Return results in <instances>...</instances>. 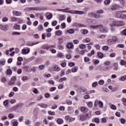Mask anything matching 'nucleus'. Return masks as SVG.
Here are the masks:
<instances>
[{
  "mask_svg": "<svg viewBox=\"0 0 126 126\" xmlns=\"http://www.w3.org/2000/svg\"><path fill=\"white\" fill-rule=\"evenodd\" d=\"M107 21L108 23H109V26L111 28V31L112 32H113V31H115V29H116L115 27H117L115 20H114V19H108L107 20Z\"/></svg>",
  "mask_w": 126,
  "mask_h": 126,
  "instance_id": "nucleus-1",
  "label": "nucleus"
},
{
  "mask_svg": "<svg viewBox=\"0 0 126 126\" xmlns=\"http://www.w3.org/2000/svg\"><path fill=\"white\" fill-rule=\"evenodd\" d=\"M63 12H66V13H70L71 14H79V15H82L86 13L82 11H78L75 10H72L70 11H63Z\"/></svg>",
  "mask_w": 126,
  "mask_h": 126,
  "instance_id": "nucleus-2",
  "label": "nucleus"
},
{
  "mask_svg": "<svg viewBox=\"0 0 126 126\" xmlns=\"http://www.w3.org/2000/svg\"><path fill=\"white\" fill-rule=\"evenodd\" d=\"M16 80V77L13 76L11 78V79L10 81L8 82V85L10 86H11L12 85H13L15 84V81Z\"/></svg>",
  "mask_w": 126,
  "mask_h": 126,
  "instance_id": "nucleus-3",
  "label": "nucleus"
},
{
  "mask_svg": "<svg viewBox=\"0 0 126 126\" xmlns=\"http://www.w3.org/2000/svg\"><path fill=\"white\" fill-rule=\"evenodd\" d=\"M16 80V77L13 76L11 78V79L10 81L8 82V85L10 86H11L12 85H13L15 84V81Z\"/></svg>",
  "mask_w": 126,
  "mask_h": 126,
  "instance_id": "nucleus-4",
  "label": "nucleus"
},
{
  "mask_svg": "<svg viewBox=\"0 0 126 126\" xmlns=\"http://www.w3.org/2000/svg\"><path fill=\"white\" fill-rule=\"evenodd\" d=\"M115 22L116 23V27H120V26H124L125 23V22L123 20L120 21H115Z\"/></svg>",
  "mask_w": 126,
  "mask_h": 126,
  "instance_id": "nucleus-5",
  "label": "nucleus"
},
{
  "mask_svg": "<svg viewBox=\"0 0 126 126\" xmlns=\"http://www.w3.org/2000/svg\"><path fill=\"white\" fill-rule=\"evenodd\" d=\"M100 28H101V31H102V32L103 33H108V32H109V28L107 27H105L102 25H100Z\"/></svg>",
  "mask_w": 126,
  "mask_h": 126,
  "instance_id": "nucleus-6",
  "label": "nucleus"
},
{
  "mask_svg": "<svg viewBox=\"0 0 126 126\" xmlns=\"http://www.w3.org/2000/svg\"><path fill=\"white\" fill-rule=\"evenodd\" d=\"M30 53V48H24L22 51V55H27Z\"/></svg>",
  "mask_w": 126,
  "mask_h": 126,
  "instance_id": "nucleus-7",
  "label": "nucleus"
},
{
  "mask_svg": "<svg viewBox=\"0 0 126 126\" xmlns=\"http://www.w3.org/2000/svg\"><path fill=\"white\" fill-rule=\"evenodd\" d=\"M0 28L1 30H3V31H7V30L8 29V26L7 25H0Z\"/></svg>",
  "mask_w": 126,
  "mask_h": 126,
  "instance_id": "nucleus-8",
  "label": "nucleus"
},
{
  "mask_svg": "<svg viewBox=\"0 0 126 126\" xmlns=\"http://www.w3.org/2000/svg\"><path fill=\"white\" fill-rule=\"evenodd\" d=\"M66 47L68 49H73V43L72 42H68L66 44Z\"/></svg>",
  "mask_w": 126,
  "mask_h": 126,
  "instance_id": "nucleus-9",
  "label": "nucleus"
},
{
  "mask_svg": "<svg viewBox=\"0 0 126 126\" xmlns=\"http://www.w3.org/2000/svg\"><path fill=\"white\" fill-rule=\"evenodd\" d=\"M97 56L98 59H103L104 58V54L102 52H97Z\"/></svg>",
  "mask_w": 126,
  "mask_h": 126,
  "instance_id": "nucleus-10",
  "label": "nucleus"
},
{
  "mask_svg": "<svg viewBox=\"0 0 126 126\" xmlns=\"http://www.w3.org/2000/svg\"><path fill=\"white\" fill-rule=\"evenodd\" d=\"M122 14L121 13V12H117L115 14V17L117 18H120L121 19V18L122 17Z\"/></svg>",
  "mask_w": 126,
  "mask_h": 126,
  "instance_id": "nucleus-11",
  "label": "nucleus"
},
{
  "mask_svg": "<svg viewBox=\"0 0 126 126\" xmlns=\"http://www.w3.org/2000/svg\"><path fill=\"white\" fill-rule=\"evenodd\" d=\"M57 123L58 124V125H63V120L62 118H58L57 120Z\"/></svg>",
  "mask_w": 126,
  "mask_h": 126,
  "instance_id": "nucleus-12",
  "label": "nucleus"
},
{
  "mask_svg": "<svg viewBox=\"0 0 126 126\" xmlns=\"http://www.w3.org/2000/svg\"><path fill=\"white\" fill-rule=\"evenodd\" d=\"M30 9L32 11L41 10V8L40 7H33L30 8Z\"/></svg>",
  "mask_w": 126,
  "mask_h": 126,
  "instance_id": "nucleus-13",
  "label": "nucleus"
},
{
  "mask_svg": "<svg viewBox=\"0 0 126 126\" xmlns=\"http://www.w3.org/2000/svg\"><path fill=\"white\" fill-rule=\"evenodd\" d=\"M37 44H39V42H28L27 43V45L28 46H34V45H37Z\"/></svg>",
  "mask_w": 126,
  "mask_h": 126,
  "instance_id": "nucleus-14",
  "label": "nucleus"
},
{
  "mask_svg": "<svg viewBox=\"0 0 126 126\" xmlns=\"http://www.w3.org/2000/svg\"><path fill=\"white\" fill-rule=\"evenodd\" d=\"M118 7V5L116 4H114L112 5L111 7V10H117V8Z\"/></svg>",
  "mask_w": 126,
  "mask_h": 126,
  "instance_id": "nucleus-15",
  "label": "nucleus"
},
{
  "mask_svg": "<svg viewBox=\"0 0 126 126\" xmlns=\"http://www.w3.org/2000/svg\"><path fill=\"white\" fill-rule=\"evenodd\" d=\"M80 110L83 112V113H86L88 111V109L84 107H82L80 108Z\"/></svg>",
  "mask_w": 126,
  "mask_h": 126,
  "instance_id": "nucleus-16",
  "label": "nucleus"
},
{
  "mask_svg": "<svg viewBox=\"0 0 126 126\" xmlns=\"http://www.w3.org/2000/svg\"><path fill=\"white\" fill-rule=\"evenodd\" d=\"M37 29L39 31H43V30H44V27H43L42 25H39Z\"/></svg>",
  "mask_w": 126,
  "mask_h": 126,
  "instance_id": "nucleus-17",
  "label": "nucleus"
},
{
  "mask_svg": "<svg viewBox=\"0 0 126 126\" xmlns=\"http://www.w3.org/2000/svg\"><path fill=\"white\" fill-rule=\"evenodd\" d=\"M14 28L15 30H20V25L16 24L14 26Z\"/></svg>",
  "mask_w": 126,
  "mask_h": 126,
  "instance_id": "nucleus-18",
  "label": "nucleus"
},
{
  "mask_svg": "<svg viewBox=\"0 0 126 126\" xmlns=\"http://www.w3.org/2000/svg\"><path fill=\"white\" fill-rule=\"evenodd\" d=\"M79 118L81 122H84V121H85V120L86 119L84 115H80Z\"/></svg>",
  "mask_w": 126,
  "mask_h": 126,
  "instance_id": "nucleus-19",
  "label": "nucleus"
},
{
  "mask_svg": "<svg viewBox=\"0 0 126 126\" xmlns=\"http://www.w3.org/2000/svg\"><path fill=\"white\" fill-rule=\"evenodd\" d=\"M24 69L25 70H26V71H28V72H30V71H31V69H30V67L28 66H25Z\"/></svg>",
  "mask_w": 126,
  "mask_h": 126,
  "instance_id": "nucleus-20",
  "label": "nucleus"
},
{
  "mask_svg": "<svg viewBox=\"0 0 126 126\" xmlns=\"http://www.w3.org/2000/svg\"><path fill=\"white\" fill-rule=\"evenodd\" d=\"M13 13L14 15H15V16H20V15L22 14L21 12L19 11H15V12H13Z\"/></svg>",
  "mask_w": 126,
  "mask_h": 126,
  "instance_id": "nucleus-21",
  "label": "nucleus"
},
{
  "mask_svg": "<svg viewBox=\"0 0 126 126\" xmlns=\"http://www.w3.org/2000/svg\"><path fill=\"white\" fill-rule=\"evenodd\" d=\"M56 34L57 36H62L63 35V32L60 30L57 31L56 32Z\"/></svg>",
  "mask_w": 126,
  "mask_h": 126,
  "instance_id": "nucleus-22",
  "label": "nucleus"
},
{
  "mask_svg": "<svg viewBox=\"0 0 126 126\" xmlns=\"http://www.w3.org/2000/svg\"><path fill=\"white\" fill-rule=\"evenodd\" d=\"M91 28H92L93 29H97V28H98V27H100V25H91L90 26Z\"/></svg>",
  "mask_w": 126,
  "mask_h": 126,
  "instance_id": "nucleus-23",
  "label": "nucleus"
},
{
  "mask_svg": "<svg viewBox=\"0 0 126 126\" xmlns=\"http://www.w3.org/2000/svg\"><path fill=\"white\" fill-rule=\"evenodd\" d=\"M57 11H65V10H69V8L68 7H67V8H65V9H57Z\"/></svg>",
  "mask_w": 126,
  "mask_h": 126,
  "instance_id": "nucleus-24",
  "label": "nucleus"
},
{
  "mask_svg": "<svg viewBox=\"0 0 126 126\" xmlns=\"http://www.w3.org/2000/svg\"><path fill=\"white\" fill-rule=\"evenodd\" d=\"M59 19L61 21H62V20H64V19H65V15H61L59 17Z\"/></svg>",
  "mask_w": 126,
  "mask_h": 126,
  "instance_id": "nucleus-25",
  "label": "nucleus"
},
{
  "mask_svg": "<svg viewBox=\"0 0 126 126\" xmlns=\"http://www.w3.org/2000/svg\"><path fill=\"white\" fill-rule=\"evenodd\" d=\"M42 49H43L44 50H46V51H49V50H50L49 45H43L42 46Z\"/></svg>",
  "mask_w": 126,
  "mask_h": 126,
  "instance_id": "nucleus-26",
  "label": "nucleus"
},
{
  "mask_svg": "<svg viewBox=\"0 0 126 126\" xmlns=\"http://www.w3.org/2000/svg\"><path fill=\"white\" fill-rule=\"evenodd\" d=\"M17 20V18L14 17H12L10 18V21L11 22H16Z\"/></svg>",
  "mask_w": 126,
  "mask_h": 126,
  "instance_id": "nucleus-27",
  "label": "nucleus"
},
{
  "mask_svg": "<svg viewBox=\"0 0 126 126\" xmlns=\"http://www.w3.org/2000/svg\"><path fill=\"white\" fill-rule=\"evenodd\" d=\"M38 106H40V107H41V108H46L48 107V105H47L46 104H39Z\"/></svg>",
  "mask_w": 126,
  "mask_h": 126,
  "instance_id": "nucleus-28",
  "label": "nucleus"
},
{
  "mask_svg": "<svg viewBox=\"0 0 126 126\" xmlns=\"http://www.w3.org/2000/svg\"><path fill=\"white\" fill-rule=\"evenodd\" d=\"M58 43L60 44H63V38H60L58 39Z\"/></svg>",
  "mask_w": 126,
  "mask_h": 126,
  "instance_id": "nucleus-29",
  "label": "nucleus"
},
{
  "mask_svg": "<svg viewBox=\"0 0 126 126\" xmlns=\"http://www.w3.org/2000/svg\"><path fill=\"white\" fill-rule=\"evenodd\" d=\"M79 91L80 93H81V94H82V92H83V93H84L85 92H87V90H83V89H82V88L79 89Z\"/></svg>",
  "mask_w": 126,
  "mask_h": 126,
  "instance_id": "nucleus-30",
  "label": "nucleus"
},
{
  "mask_svg": "<svg viewBox=\"0 0 126 126\" xmlns=\"http://www.w3.org/2000/svg\"><path fill=\"white\" fill-rule=\"evenodd\" d=\"M121 65H125V66L126 67V62L124 60H121Z\"/></svg>",
  "mask_w": 126,
  "mask_h": 126,
  "instance_id": "nucleus-31",
  "label": "nucleus"
},
{
  "mask_svg": "<svg viewBox=\"0 0 126 126\" xmlns=\"http://www.w3.org/2000/svg\"><path fill=\"white\" fill-rule=\"evenodd\" d=\"M94 54H95V51H94V50H92L90 53H88V57H92Z\"/></svg>",
  "mask_w": 126,
  "mask_h": 126,
  "instance_id": "nucleus-32",
  "label": "nucleus"
},
{
  "mask_svg": "<svg viewBox=\"0 0 126 126\" xmlns=\"http://www.w3.org/2000/svg\"><path fill=\"white\" fill-rule=\"evenodd\" d=\"M95 13H89L88 14V16L89 17H95Z\"/></svg>",
  "mask_w": 126,
  "mask_h": 126,
  "instance_id": "nucleus-33",
  "label": "nucleus"
},
{
  "mask_svg": "<svg viewBox=\"0 0 126 126\" xmlns=\"http://www.w3.org/2000/svg\"><path fill=\"white\" fill-rule=\"evenodd\" d=\"M16 22H18V23H23V20H22V19H20V18H17V21Z\"/></svg>",
  "mask_w": 126,
  "mask_h": 126,
  "instance_id": "nucleus-34",
  "label": "nucleus"
},
{
  "mask_svg": "<svg viewBox=\"0 0 126 126\" xmlns=\"http://www.w3.org/2000/svg\"><path fill=\"white\" fill-rule=\"evenodd\" d=\"M58 58H60V59H63V57H64V55H63V53H60L58 55Z\"/></svg>",
  "mask_w": 126,
  "mask_h": 126,
  "instance_id": "nucleus-35",
  "label": "nucleus"
},
{
  "mask_svg": "<svg viewBox=\"0 0 126 126\" xmlns=\"http://www.w3.org/2000/svg\"><path fill=\"white\" fill-rule=\"evenodd\" d=\"M104 3L106 5H108L111 3V0H106L104 1Z\"/></svg>",
  "mask_w": 126,
  "mask_h": 126,
  "instance_id": "nucleus-36",
  "label": "nucleus"
},
{
  "mask_svg": "<svg viewBox=\"0 0 126 126\" xmlns=\"http://www.w3.org/2000/svg\"><path fill=\"white\" fill-rule=\"evenodd\" d=\"M98 105L100 108H103L104 107V104L103 103V102L99 101H98Z\"/></svg>",
  "mask_w": 126,
  "mask_h": 126,
  "instance_id": "nucleus-37",
  "label": "nucleus"
},
{
  "mask_svg": "<svg viewBox=\"0 0 126 126\" xmlns=\"http://www.w3.org/2000/svg\"><path fill=\"white\" fill-rule=\"evenodd\" d=\"M119 80H121V81H125V80H126V75H124L121 77V78L119 79Z\"/></svg>",
  "mask_w": 126,
  "mask_h": 126,
  "instance_id": "nucleus-38",
  "label": "nucleus"
},
{
  "mask_svg": "<svg viewBox=\"0 0 126 126\" xmlns=\"http://www.w3.org/2000/svg\"><path fill=\"white\" fill-rule=\"evenodd\" d=\"M105 83V81L103 80H100L98 81V84L99 85H103Z\"/></svg>",
  "mask_w": 126,
  "mask_h": 126,
  "instance_id": "nucleus-39",
  "label": "nucleus"
},
{
  "mask_svg": "<svg viewBox=\"0 0 126 126\" xmlns=\"http://www.w3.org/2000/svg\"><path fill=\"white\" fill-rule=\"evenodd\" d=\"M102 18V16L99 14H95L94 18Z\"/></svg>",
  "mask_w": 126,
  "mask_h": 126,
  "instance_id": "nucleus-40",
  "label": "nucleus"
},
{
  "mask_svg": "<svg viewBox=\"0 0 126 126\" xmlns=\"http://www.w3.org/2000/svg\"><path fill=\"white\" fill-rule=\"evenodd\" d=\"M107 42L108 44H110V45H112V44H114V42L113 41V39H109L107 40Z\"/></svg>",
  "mask_w": 126,
  "mask_h": 126,
  "instance_id": "nucleus-41",
  "label": "nucleus"
},
{
  "mask_svg": "<svg viewBox=\"0 0 126 126\" xmlns=\"http://www.w3.org/2000/svg\"><path fill=\"white\" fill-rule=\"evenodd\" d=\"M77 69H78L77 67H73L72 69V72H76V71H77Z\"/></svg>",
  "mask_w": 126,
  "mask_h": 126,
  "instance_id": "nucleus-42",
  "label": "nucleus"
},
{
  "mask_svg": "<svg viewBox=\"0 0 126 126\" xmlns=\"http://www.w3.org/2000/svg\"><path fill=\"white\" fill-rule=\"evenodd\" d=\"M85 52H88V51L87 50H82L79 52V55H83L84 54H85Z\"/></svg>",
  "mask_w": 126,
  "mask_h": 126,
  "instance_id": "nucleus-43",
  "label": "nucleus"
},
{
  "mask_svg": "<svg viewBox=\"0 0 126 126\" xmlns=\"http://www.w3.org/2000/svg\"><path fill=\"white\" fill-rule=\"evenodd\" d=\"M96 13L98 14H102L104 13V10H98L96 11Z\"/></svg>",
  "mask_w": 126,
  "mask_h": 126,
  "instance_id": "nucleus-44",
  "label": "nucleus"
},
{
  "mask_svg": "<svg viewBox=\"0 0 126 126\" xmlns=\"http://www.w3.org/2000/svg\"><path fill=\"white\" fill-rule=\"evenodd\" d=\"M8 117L9 119H13V118H14V115L12 113H10L8 114Z\"/></svg>",
  "mask_w": 126,
  "mask_h": 126,
  "instance_id": "nucleus-45",
  "label": "nucleus"
},
{
  "mask_svg": "<svg viewBox=\"0 0 126 126\" xmlns=\"http://www.w3.org/2000/svg\"><path fill=\"white\" fill-rule=\"evenodd\" d=\"M52 18H53V14L52 13H50L49 15H48L47 16V18L48 20L52 19Z\"/></svg>",
  "mask_w": 126,
  "mask_h": 126,
  "instance_id": "nucleus-46",
  "label": "nucleus"
},
{
  "mask_svg": "<svg viewBox=\"0 0 126 126\" xmlns=\"http://www.w3.org/2000/svg\"><path fill=\"white\" fill-rule=\"evenodd\" d=\"M49 115H50L51 116H55L56 115V113L54 111L52 112L51 111H48Z\"/></svg>",
  "mask_w": 126,
  "mask_h": 126,
  "instance_id": "nucleus-47",
  "label": "nucleus"
},
{
  "mask_svg": "<svg viewBox=\"0 0 126 126\" xmlns=\"http://www.w3.org/2000/svg\"><path fill=\"white\" fill-rule=\"evenodd\" d=\"M28 80V77L26 76H24L22 77V80L23 81H25V80Z\"/></svg>",
  "mask_w": 126,
  "mask_h": 126,
  "instance_id": "nucleus-48",
  "label": "nucleus"
},
{
  "mask_svg": "<svg viewBox=\"0 0 126 126\" xmlns=\"http://www.w3.org/2000/svg\"><path fill=\"white\" fill-rule=\"evenodd\" d=\"M3 104H4V106H5V107H7V105H8V100H5V101H4Z\"/></svg>",
  "mask_w": 126,
  "mask_h": 126,
  "instance_id": "nucleus-49",
  "label": "nucleus"
},
{
  "mask_svg": "<svg viewBox=\"0 0 126 126\" xmlns=\"http://www.w3.org/2000/svg\"><path fill=\"white\" fill-rule=\"evenodd\" d=\"M91 117H92V115H91V113H90V114H87L86 115V119H90Z\"/></svg>",
  "mask_w": 126,
  "mask_h": 126,
  "instance_id": "nucleus-50",
  "label": "nucleus"
},
{
  "mask_svg": "<svg viewBox=\"0 0 126 126\" xmlns=\"http://www.w3.org/2000/svg\"><path fill=\"white\" fill-rule=\"evenodd\" d=\"M67 32L70 34H73V33H74V30H73V29H70L67 31Z\"/></svg>",
  "mask_w": 126,
  "mask_h": 126,
  "instance_id": "nucleus-51",
  "label": "nucleus"
},
{
  "mask_svg": "<svg viewBox=\"0 0 126 126\" xmlns=\"http://www.w3.org/2000/svg\"><path fill=\"white\" fill-rule=\"evenodd\" d=\"M8 18L6 17H3L2 19V21H3V22H6V21H8Z\"/></svg>",
  "mask_w": 126,
  "mask_h": 126,
  "instance_id": "nucleus-52",
  "label": "nucleus"
},
{
  "mask_svg": "<svg viewBox=\"0 0 126 126\" xmlns=\"http://www.w3.org/2000/svg\"><path fill=\"white\" fill-rule=\"evenodd\" d=\"M112 41H113V43H115V42H117L118 41V37L116 36H113L112 38Z\"/></svg>",
  "mask_w": 126,
  "mask_h": 126,
  "instance_id": "nucleus-53",
  "label": "nucleus"
},
{
  "mask_svg": "<svg viewBox=\"0 0 126 126\" xmlns=\"http://www.w3.org/2000/svg\"><path fill=\"white\" fill-rule=\"evenodd\" d=\"M45 68V65H40L39 66V69L42 70Z\"/></svg>",
  "mask_w": 126,
  "mask_h": 126,
  "instance_id": "nucleus-54",
  "label": "nucleus"
},
{
  "mask_svg": "<svg viewBox=\"0 0 126 126\" xmlns=\"http://www.w3.org/2000/svg\"><path fill=\"white\" fill-rule=\"evenodd\" d=\"M54 69L55 71H60L61 69L59 67H58V66H56L54 67Z\"/></svg>",
  "mask_w": 126,
  "mask_h": 126,
  "instance_id": "nucleus-55",
  "label": "nucleus"
},
{
  "mask_svg": "<svg viewBox=\"0 0 126 126\" xmlns=\"http://www.w3.org/2000/svg\"><path fill=\"white\" fill-rule=\"evenodd\" d=\"M95 47L96 48V50H100L101 46L99 44H95L94 45Z\"/></svg>",
  "mask_w": 126,
  "mask_h": 126,
  "instance_id": "nucleus-56",
  "label": "nucleus"
},
{
  "mask_svg": "<svg viewBox=\"0 0 126 126\" xmlns=\"http://www.w3.org/2000/svg\"><path fill=\"white\" fill-rule=\"evenodd\" d=\"M80 48L81 49H85L86 48V45L85 44H81L80 45Z\"/></svg>",
  "mask_w": 126,
  "mask_h": 126,
  "instance_id": "nucleus-57",
  "label": "nucleus"
},
{
  "mask_svg": "<svg viewBox=\"0 0 126 126\" xmlns=\"http://www.w3.org/2000/svg\"><path fill=\"white\" fill-rule=\"evenodd\" d=\"M94 121L96 124H99V123H100V120L99 119V118H94Z\"/></svg>",
  "mask_w": 126,
  "mask_h": 126,
  "instance_id": "nucleus-58",
  "label": "nucleus"
},
{
  "mask_svg": "<svg viewBox=\"0 0 126 126\" xmlns=\"http://www.w3.org/2000/svg\"><path fill=\"white\" fill-rule=\"evenodd\" d=\"M66 80V78L64 77L63 78H61L60 79L59 81L60 82H63V81Z\"/></svg>",
  "mask_w": 126,
  "mask_h": 126,
  "instance_id": "nucleus-59",
  "label": "nucleus"
},
{
  "mask_svg": "<svg viewBox=\"0 0 126 126\" xmlns=\"http://www.w3.org/2000/svg\"><path fill=\"white\" fill-rule=\"evenodd\" d=\"M12 73V71H11V69H8L7 70V74H9V75H10V74H11Z\"/></svg>",
  "mask_w": 126,
  "mask_h": 126,
  "instance_id": "nucleus-60",
  "label": "nucleus"
},
{
  "mask_svg": "<svg viewBox=\"0 0 126 126\" xmlns=\"http://www.w3.org/2000/svg\"><path fill=\"white\" fill-rule=\"evenodd\" d=\"M120 19H126V15H125L124 14H122L121 15V18Z\"/></svg>",
  "mask_w": 126,
  "mask_h": 126,
  "instance_id": "nucleus-61",
  "label": "nucleus"
},
{
  "mask_svg": "<svg viewBox=\"0 0 126 126\" xmlns=\"http://www.w3.org/2000/svg\"><path fill=\"white\" fill-rule=\"evenodd\" d=\"M97 85H98V83H97V82H94L92 84L93 87H94V88H95V87H96V86H97Z\"/></svg>",
  "mask_w": 126,
  "mask_h": 126,
  "instance_id": "nucleus-62",
  "label": "nucleus"
},
{
  "mask_svg": "<svg viewBox=\"0 0 126 126\" xmlns=\"http://www.w3.org/2000/svg\"><path fill=\"white\" fill-rule=\"evenodd\" d=\"M98 103H99V100L98 99H95L94 101V106L97 107L98 106Z\"/></svg>",
  "mask_w": 126,
  "mask_h": 126,
  "instance_id": "nucleus-63",
  "label": "nucleus"
},
{
  "mask_svg": "<svg viewBox=\"0 0 126 126\" xmlns=\"http://www.w3.org/2000/svg\"><path fill=\"white\" fill-rule=\"evenodd\" d=\"M13 126H18V121H14L13 122Z\"/></svg>",
  "mask_w": 126,
  "mask_h": 126,
  "instance_id": "nucleus-64",
  "label": "nucleus"
}]
</instances>
